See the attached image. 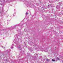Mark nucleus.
<instances>
[{
    "mask_svg": "<svg viewBox=\"0 0 63 63\" xmlns=\"http://www.w3.org/2000/svg\"><path fill=\"white\" fill-rule=\"evenodd\" d=\"M32 48H31V49H30V50H32Z\"/></svg>",
    "mask_w": 63,
    "mask_h": 63,
    "instance_id": "6e6552de",
    "label": "nucleus"
},
{
    "mask_svg": "<svg viewBox=\"0 0 63 63\" xmlns=\"http://www.w3.org/2000/svg\"><path fill=\"white\" fill-rule=\"evenodd\" d=\"M18 42V40H16V41L15 40L14 41V43H15V42Z\"/></svg>",
    "mask_w": 63,
    "mask_h": 63,
    "instance_id": "f257e3e1",
    "label": "nucleus"
},
{
    "mask_svg": "<svg viewBox=\"0 0 63 63\" xmlns=\"http://www.w3.org/2000/svg\"><path fill=\"white\" fill-rule=\"evenodd\" d=\"M18 47V48H19L20 49V48L21 47H20V46H19V47Z\"/></svg>",
    "mask_w": 63,
    "mask_h": 63,
    "instance_id": "f03ea898",
    "label": "nucleus"
},
{
    "mask_svg": "<svg viewBox=\"0 0 63 63\" xmlns=\"http://www.w3.org/2000/svg\"><path fill=\"white\" fill-rule=\"evenodd\" d=\"M28 13H27V12L26 13V15H28Z\"/></svg>",
    "mask_w": 63,
    "mask_h": 63,
    "instance_id": "0eeeda50",
    "label": "nucleus"
},
{
    "mask_svg": "<svg viewBox=\"0 0 63 63\" xmlns=\"http://www.w3.org/2000/svg\"><path fill=\"white\" fill-rule=\"evenodd\" d=\"M46 60H47V61H48V59H46Z\"/></svg>",
    "mask_w": 63,
    "mask_h": 63,
    "instance_id": "9d476101",
    "label": "nucleus"
},
{
    "mask_svg": "<svg viewBox=\"0 0 63 63\" xmlns=\"http://www.w3.org/2000/svg\"><path fill=\"white\" fill-rule=\"evenodd\" d=\"M57 59H58V60H59V58H58Z\"/></svg>",
    "mask_w": 63,
    "mask_h": 63,
    "instance_id": "1a4fd4ad",
    "label": "nucleus"
},
{
    "mask_svg": "<svg viewBox=\"0 0 63 63\" xmlns=\"http://www.w3.org/2000/svg\"><path fill=\"white\" fill-rule=\"evenodd\" d=\"M52 60L53 61H54H54H55V60H54L53 59H52Z\"/></svg>",
    "mask_w": 63,
    "mask_h": 63,
    "instance_id": "39448f33",
    "label": "nucleus"
},
{
    "mask_svg": "<svg viewBox=\"0 0 63 63\" xmlns=\"http://www.w3.org/2000/svg\"><path fill=\"white\" fill-rule=\"evenodd\" d=\"M13 45H14V44H13Z\"/></svg>",
    "mask_w": 63,
    "mask_h": 63,
    "instance_id": "ddd939ff",
    "label": "nucleus"
},
{
    "mask_svg": "<svg viewBox=\"0 0 63 63\" xmlns=\"http://www.w3.org/2000/svg\"><path fill=\"white\" fill-rule=\"evenodd\" d=\"M11 48H12V49H13V48H14V47H13V46H11Z\"/></svg>",
    "mask_w": 63,
    "mask_h": 63,
    "instance_id": "7ed1b4c3",
    "label": "nucleus"
},
{
    "mask_svg": "<svg viewBox=\"0 0 63 63\" xmlns=\"http://www.w3.org/2000/svg\"><path fill=\"white\" fill-rule=\"evenodd\" d=\"M57 6H56V8H57Z\"/></svg>",
    "mask_w": 63,
    "mask_h": 63,
    "instance_id": "f8f14e48",
    "label": "nucleus"
},
{
    "mask_svg": "<svg viewBox=\"0 0 63 63\" xmlns=\"http://www.w3.org/2000/svg\"><path fill=\"white\" fill-rule=\"evenodd\" d=\"M27 54L28 55V56H29L30 54V53H27Z\"/></svg>",
    "mask_w": 63,
    "mask_h": 63,
    "instance_id": "20e7f679",
    "label": "nucleus"
},
{
    "mask_svg": "<svg viewBox=\"0 0 63 63\" xmlns=\"http://www.w3.org/2000/svg\"><path fill=\"white\" fill-rule=\"evenodd\" d=\"M26 30L27 31V30H26V29H24V31H25Z\"/></svg>",
    "mask_w": 63,
    "mask_h": 63,
    "instance_id": "423d86ee",
    "label": "nucleus"
},
{
    "mask_svg": "<svg viewBox=\"0 0 63 63\" xmlns=\"http://www.w3.org/2000/svg\"><path fill=\"white\" fill-rule=\"evenodd\" d=\"M15 14H14V15H13V16H14V15H15Z\"/></svg>",
    "mask_w": 63,
    "mask_h": 63,
    "instance_id": "9b49d317",
    "label": "nucleus"
}]
</instances>
